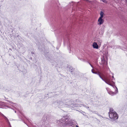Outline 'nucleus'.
Here are the masks:
<instances>
[{
	"mask_svg": "<svg viewBox=\"0 0 127 127\" xmlns=\"http://www.w3.org/2000/svg\"><path fill=\"white\" fill-rule=\"evenodd\" d=\"M15 113H16V111H15Z\"/></svg>",
	"mask_w": 127,
	"mask_h": 127,
	"instance_id": "nucleus-17",
	"label": "nucleus"
},
{
	"mask_svg": "<svg viewBox=\"0 0 127 127\" xmlns=\"http://www.w3.org/2000/svg\"><path fill=\"white\" fill-rule=\"evenodd\" d=\"M102 41L100 39H98L97 40V43L98 44V45L100 46L101 43H102Z\"/></svg>",
	"mask_w": 127,
	"mask_h": 127,
	"instance_id": "nucleus-8",
	"label": "nucleus"
},
{
	"mask_svg": "<svg viewBox=\"0 0 127 127\" xmlns=\"http://www.w3.org/2000/svg\"><path fill=\"white\" fill-rule=\"evenodd\" d=\"M112 77L113 78H114V76H112Z\"/></svg>",
	"mask_w": 127,
	"mask_h": 127,
	"instance_id": "nucleus-16",
	"label": "nucleus"
},
{
	"mask_svg": "<svg viewBox=\"0 0 127 127\" xmlns=\"http://www.w3.org/2000/svg\"><path fill=\"white\" fill-rule=\"evenodd\" d=\"M72 125H73L72 124V127H79L78 126H77V125H76L75 124V125H73V126H72Z\"/></svg>",
	"mask_w": 127,
	"mask_h": 127,
	"instance_id": "nucleus-10",
	"label": "nucleus"
},
{
	"mask_svg": "<svg viewBox=\"0 0 127 127\" xmlns=\"http://www.w3.org/2000/svg\"><path fill=\"white\" fill-rule=\"evenodd\" d=\"M70 49V52H69V53H70L71 52H70V49Z\"/></svg>",
	"mask_w": 127,
	"mask_h": 127,
	"instance_id": "nucleus-14",
	"label": "nucleus"
},
{
	"mask_svg": "<svg viewBox=\"0 0 127 127\" xmlns=\"http://www.w3.org/2000/svg\"><path fill=\"white\" fill-rule=\"evenodd\" d=\"M1 115L4 118H5V119L6 120H7V121H8V119H7V118L3 114L1 113Z\"/></svg>",
	"mask_w": 127,
	"mask_h": 127,
	"instance_id": "nucleus-9",
	"label": "nucleus"
},
{
	"mask_svg": "<svg viewBox=\"0 0 127 127\" xmlns=\"http://www.w3.org/2000/svg\"><path fill=\"white\" fill-rule=\"evenodd\" d=\"M57 105L59 107H68L66 104L62 101H59L57 103Z\"/></svg>",
	"mask_w": 127,
	"mask_h": 127,
	"instance_id": "nucleus-5",
	"label": "nucleus"
},
{
	"mask_svg": "<svg viewBox=\"0 0 127 127\" xmlns=\"http://www.w3.org/2000/svg\"><path fill=\"white\" fill-rule=\"evenodd\" d=\"M94 70V69H92V72L93 73L97 74L99 75L100 78L101 79H102L107 84L111 86H112L113 88L115 89V91L114 92H112V91H108V93L112 95H113L116 94L118 93V91L117 88L116 87L113 86V84L114 83V82L112 81H111L110 80L109 78L108 77H105L104 78H103L100 76V73L99 72H98V73L95 72L93 71Z\"/></svg>",
	"mask_w": 127,
	"mask_h": 127,
	"instance_id": "nucleus-1",
	"label": "nucleus"
},
{
	"mask_svg": "<svg viewBox=\"0 0 127 127\" xmlns=\"http://www.w3.org/2000/svg\"><path fill=\"white\" fill-rule=\"evenodd\" d=\"M69 119V117L67 116H63L61 120H60L58 122V123H59V122H61V123H63L64 124L68 125L70 126L68 123V120Z\"/></svg>",
	"mask_w": 127,
	"mask_h": 127,
	"instance_id": "nucleus-2",
	"label": "nucleus"
},
{
	"mask_svg": "<svg viewBox=\"0 0 127 127\" xmlns=\"http://www.w3.org/2000/svg\"><path fill=\"white\" fill-rule=\"evenodd\" d=\"M5 106V107H4V108H5V109H6L7 108H8V106H6L5 105H4V106Z\"/></svg>",
	"mask_w": 127,
	"mask_h": 127,
	"instance_id": "nucleus-12",
	"label": "nucleus"
},
{
	"mask_svg": "<svg viewBox=\"0 0 127 127\" xmlns=\"http://www.w3.org/2000/svg\"><path fill=\"white\" fill-rule=\"evenodd\" d=\"M92 46L94 48L96 49H98L100 47V46L96 42H94L93 43Z\"/></svg>",
	"mask_w": 127,
	"mask_h": 127,
	"instance_id": "nucleus-6",
	"label": "nucleus"
},
{
	"mask_svg": "<svg viewBox=\"0 0 127 127\" xmlns=\"http://www.w3.org/2000/svg\"><path fill=\"white\" fill-rule=\"evenodd\" d=\"M73 122H72V123H73Z\"/></svg>",
	"mask_w": 127,
	"mask_h": 127,
	"instance_id": "nucleus-18",
	"label": "nucleus"
},
{
	"mask_svg": "<svg viewBox=\"0 0 127 127\" xmlns=\"http://www.w3.org/2000/svg\"><path fill=\"white\" fill-rule=\"evenodd\" d=\"M103 2H104V3H107V1L105 0H102Z\"/></svg>",
	"mask_w": 127,
	"mask_h": 127,
	"instance_id": "nucleus-11",
	"label": "nucleus"
},
{
	"mask_svg": "<svg viewBox=\"0 0 127 127\" xmlns=\"http://www.w3.org/2000/svg\"><path fill=\"white\" fill-rule=\"evenodd\" d=\"M109 116L110 118L113 119V120L117 119L118 118L117 113L115 112L110 111L109 112Z\"/></svg>",
	"mask_w": 127,
	"mask_h": 127,
	"instance_id": "nucleus-3",
	"label": "nucleus"
},
{
	"mask_svg": "<svg viewBox=\"0 0 127 127\" xmlns=\"http://www.w3.org/2000/svg\"><path fill=\"white\" fill-rule=\"evenodd\" d=\"M100 16L99 18L97 21V24L99 25L102 24L103 23L104 21L102 19L104 16V13L102 11L100 12Z\"/></svg>",
	"mask_w": 127,
	"mask_h": 127,
	"instance_id": "nucleus-4",
	"label": "nucleus"
},
{
	"mask_svg": "<svg viewBox=\"0 0 127 127\" xmlns=\"http://www.w3.org/2000/svg\"><path fill=\"white\" fill-rule=\"evenodd\" d=\"M90 65H91V66L92 68H93V66H92V65H91V64H90Z\"/></svg>",
	"mask_w": 127,
	"mask_h": 127,
	"instance_id": "nucleus-15",
	"label": "nucleus"
},
{
	"mask_svg": "<svg viewBox=\"0 0 127 127\" xmlns=\"http://www.w3.org/2000/svg\"><path fill=\"white\" fill-rule=\"evenodd\" d=\"M107 91H108V90H107Z\"/></svg>",
	"mask_w": 127,
	"mask_h": 127,
	"instance_id": "nucleus-19",
	"label": "nucleus"
},
{
	"mask_svg": "<svg viewBox=\"0 0 127 127\" xmlns=\"http://www.w3.org/2000/svg\"><path fill=\"white\" fill-rule=\"evenodd\" d=\"M10 104L12 106H13L17 110V108L16 107L17 106V105L15 103H13L12 102H9Z\"/></svg>",
	"mask_w": 127,
	"mask_h": 127,
	"instance_id": "nucleus-7",
	"label": "nucleus"
},
{
	"mask_svg": "<svg viewBox=\"0 0 127 127\" xmlns=\"http://www.w3.org/2000/svg\"><path fill=\"white\" fill-rule=\"evenodd\" d=\"M2 102H0V105H1V104H2Z\"/></svg>",
	"mask_w": 127,
	"mask_h": 127,
	"instance_id": "nucleus-13",
	"label": "nucleus"
}]
</instances>
